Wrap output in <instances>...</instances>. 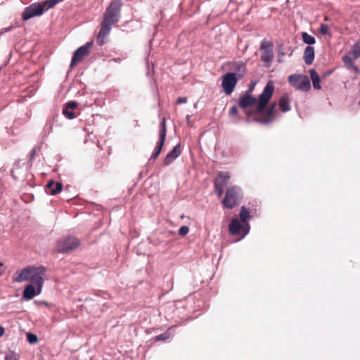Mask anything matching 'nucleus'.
<instances>
[{
    "label": "nucleus",
    "instance_id": "f257e3e1",
    "mask_svg": "<svg viewBox=\"0 0 360 360\" xmlns=\"http://www.w3.org/2000/svg\"><path fill=\"white\" fill-rule=\"evenodd\" d=\"M274 91L272 82H269L259 96L258 101L250 94H245L240 98L239 105L245 112L250 115L259 114L265 109Z\"/></svg>",
    "mask_w": 360,
    "mask_h": 360
},
{
    "label": "nucleus",
    "instance_id": "f03ea898",
    "mask_svg": "<svg viewBox=\"0 0 360 360\" xmlns=\"http://www.w3.org/2000/svg\"><path fill=\"white\" fill-rule=\"evenodd\" d=\"M122 3L120 0L112 1L103 14V20L101 23V29L97 36V42L103 45L105 38L111 30L112 25L119 21Z\"/></svg>",
    "mask_w": 360,
    "mask_h": 360
},
{
    "label": "nucleus",
    "instance_id": "7ed1b4c3",
    "mask_svg": "<svg viewBox=\"0 0 360 360\" xmlns=\"http://www.w3.org/2000/svg\"><path fill=\"white\" fill-rule=\"evenodd\" d=\"M46 271V268L42 266H27L24 268L19 273H16V276L13 278V281L17 283L30 281L32 284L35 285V286L42 288Z\"/></svg>",
    "mask_w": 360,
    "mask_h": 360
},
{
    "label": "nucleus",
    "instance_id": "20e7f679",
    "mask_svg": "<svg viewBox=\"0 0 360 360\" xmlns=\"http://www.w3.org/2000/svg\"><path fill=\"white\" fill-rule=\"evenodd\" d=\"M80 243L74 236H66L61 237L57 242L56 250L65 253L76 249Z\"/></svg>",
    "mask_w": 360,
    "mask_h": 360
},
{
    "label": "nucleus",
    "instance_id": "39448f33",
    "mask_svg": "<svg viewBox=\"0 0 360 360\" xmlns=\"http://www.w3.org/2000/svg\"><path fill=\"white\" fill-rule=\"evenodd\" d=\"M48 10L44 1L32 4L25 8L22 14V19L27 20L33 17L41 15Z\"/></svg>",
    "mask_w": 360,
    "mask_h": 360
},
{
    "label": "nucleus",
    "instance_id": "423d86ee",
    "mask_svg": "<svg viewBox=\"0 0 360 360\" xmlns=\"http://www.w3.org/2000/svg\"><path fill=\"white\" fill-rule=\"evenodd\" d=\"M241 190L238 186L229 188L226 192L224 198L222 200L223 205L229 209L233 208L238 203L240 197Z\"/></svg>",
    "mask_w": 360,
    "mask_h": 360
},
{
    "label": "nucleus",
    "instance_id": "0eeeda50",
    "mask_svg": "<svg viewBox=\"0 0 360 360\" xmlns=\"http://www.w3.org/2000/svg\"><path fill=\"white\" fill-rule=\"evenodd\" d=\"M290 84L297 89L308 91L310 87V81L307 76L302 75H291L288 77Z\"/></svg>",
    "mask_w": 360,
    "mask_h": 360
},
{
    "label": "nucleus",
    "instance_id": "6e6552de",
    "mask_svg": "<svg viewBox=\"0 0 360 360\" xmlns=\"http://www.w3.org/2000/svg\"><path fill=\"white\" fill-rule=\"evenodd\" d=\"M167 134V127H166V122L165 119L163 118L160 124V130H159V141L153 152L150 159H156L160 155L162 147L165 142Z\"/></svg>",
    "mask_w": 360,
    "mask_h": 360
},
{
    "label": "nucleus",
    "instance_id": "1a4fd4ad",
    "mask_svg": "<svg viewBox=\"0 0 360 360\" xmlns=\"http://www.w3.org/2000/svg\"><path fill=\"white\" fill-rule=\"evenodd\" d=\"M237 82L236 73L228 72L224 76L221 85L227 95H230L233 92Z\"/></svg>",
    "mask_w": 360,
    "mask_h": 360
},
{
    "label": "nucleus",
    "instance_id": "9d476101",
    "mask_svg": "<svg viewBox=\"0 0 360 360\" xmlns=\"http://www.w3.org/2000/svg\"><path fill=\"white\" fill-rule=\"evenodd\" d=\"M92 44V41H89L85 45L80 46L75 51L70 64L71 68L80 62L84 56L89 54V50Z\"/></svg>",
    "mask_w": 360,
    "mask_h": 360
},
{
    "label": "nucleus",
    "instance_id": "9b49d317",
    "mask_svg": "<svg viewBox=\"0 0 360 360\" xmlns=\"http://www.w3.org/2000/svg\"><path fill=\"white\" fill-rule=\"evenodd\" d=\"M260 48L262 51L261 60L267 63V66H269L272 62L274 56L273 45L269 42L263 41L261 43Z\"/></svg>",
    "mask_w": 360,
    "mask_h": 360
},
{
    "label": "nucleus",
    "instance_id": "f8f14e48",
    "mask_svg": "<svg viewBox=\"0 0 360 360\" xmlns=\"http://www.w3.org/2000/svg\"><path fill=\"white\" fill-rule=\"evenodd\" d=\"M276 107V103H275V102L272 103L271 104V105L269 107V108L266 110L264 117H263V118L255 117L253 119V121H255L257 122H259L262 124H264L271 123L275 119L274 112H275Z\"/></svg>",
    "mask_w": 360,
    "mask_h": 360
},
{
    "label": "nucleus",
    "instance_id": "ddd939ff",
    "mask_svg": "<svg viewBox=\"0 0 360 360\" xmlns=\"http://www.w3.org/2000/svg\"><path fill=\"white\" fill-rule=\"evenodd\" d=\"M34 284L27 285L23 291V297L26 300H31L41 293L42 288L35 286Z\"/></svg>",
    "mask_w": 360,
    "mask_h": 360
},
{
    "label": "nucleus",
    "instance_id": "4468645a",
    "mask_svg": "<svg viewBox=\"0 0 360 360\" xmlns=\"http://www.w3.org/2000/svg\"><path fill=\"white\" fill-rule=\"evenodd\" d=\"M181 145L179 143L167 154L164 159V165L166 166L169 165L181 155Z\"/></svg>",
    "mask_w": 360,
    "mask_h": 360
},
{
    "label": "nucleus",
    "instance_id": "2eb2a0df",
    "mask_svg": "<svg viewBox=\"0 0 360 360\" xmlns=\"http://www.w3.org/2000/svg\"><path fill=\"white\" fill-rule=\"evenodd\" d=\"M63 189V184L60 182L49 181L46 186V193L55 195L60 193Z\"/></svg>",
    "mask_w": 360,
    "mask_h": 360
},
{
    "label": "nucleus",
    "instance_id": "dca6fc26",
    "mask_svg": "<svg viewBox=\"0 0 360 360\" xmlns=\"http://www.w3.org/2000/svg\"><path fill=\"white\" fill-rule=\"evenodd\" d=\"M77 103L75 101L68 102L63 110V115L68 119L72 120L75 117L73 109L76 108Z\"/></svg>",
    "mask_w": 360,
    "mask_h": 360
},
{
    "label": "nucleus",
    "instance_id": "f3484780",
    "mask_svg": "<svg viewBox=\"0 0 360 360\" xmlns=\"http://www.w3.org/2000/svg\"><path fill=\"white\" fill-rule=\"evenodd\" d=\"M243 226L238 219H233L229 226V229L232 235H237L240 233Z\"/></svg>",
    "mask_w": 360,
    "mask_h": 360
},
{
    "label": "nucleus",
    "instance_id": "a211bd4d",
    "mask_svg": "<svg viewBox=\"0 0 360 360\" xmlns=\"http://www.w3.org/2000/svg\"><path fill=\"white\" fill-rule=\"evenodd\" d=\"M304 60L307 65H311L314 60V49L311 46L306 47L304 51Z\"/></svg>",
    "mask_w": 360,
    "mask_h": 360
},
{
    "label": "nucleus",
    "instance_id": "6ab92c4d",
    "mask_svg": "<svg viewBox=\"0 0 360 360\" xmlns=\"http://www.w3.org/2000/svg\"><path fill=\"white\" fill-rule=\"evenodd\" d=\"M309 74L313 84V87L316 89H320L321 88V80L316 71L315 70H310Z\"/></svg>",
    "mask_w": 360,
    "mask_h": 360
},
{
    "label": "nucleus",
    "instance_id": "aec40b11",
    "mask_svg": "<svg viewBox=\"0 0 360 360\" xmlns=\"http://www.w3.org/2000/svg\"><path fill=\"white\" fill-rule=\"evenodd\" d=\"M240 217L242 221V222L246 224L248 226V230L245 232L244 236L247 235L249 231V224H248V219L250 218V212L249 211L245 208V207L243 206L240 209Z\"/></svg>",
    "mask_w": 360,
    "mask_h": 360
},
{
    "label": "nucleus",
    "instance_id": "412c9836",
    "mask_svg": "<svg viewBox=\"0 0 360 360\" xmlns=\"http://www.w3.org/2000/svg\"><path fill=\"white\" fill-rule=\"evenodd\" d=\"M278 105L283 112H288L290 110V101L286 96H282L280 98Z\"/></svg>",
    "mask_w": 360,
    "mask_h": 360
},
{
    "label": "nucleus",
    "instance_id": "4be33fe9",
    "mask_svg": "<svg viewBox=\"0 0 360 360\" xmlns=\"http://www.w3.org/2000/svg\"><path fill=\"white\" fill-rule=\"evenodd\" d=\"M54 124V117H49L47 119L46 124L43 128V134L44 136H48L53 131V127Z\"/></svg>",
    "mask_w": 360,
    "mask_h": 360
},
{
    "label": "nucleus",
    "instance_id": "5701e85b",
    "mask_svg": "<svg viewBox=\"0 0 360 360\" xmlns=\"http://www.w3.org/2000/svg\"><path fill=\"white\" fill-rule=\"evenodd\" d=\"M230 179V174L229 172H219L215 181H219L222 185L226 186Z\"/></svg>",
    "mask_w": 360,
    "mask_h": 360
},
{
    "label": "nucleus",
    "instance_id": "b1692460",
    "mask_svg": "<svg viewBox=\"0 0 360 360\" xmlns=\"http://www.w3.org/2000/svg\"><path fill=\"white\" fill-rule=\"evenodd\" d=\"M342 60L345 63V65L347 66V68L351 69L354 68L355 70H357V67L356 66L354 62L353 61L352 58L350 56H345L342 57Z\"/></svg>",
    "mask_w": 360,
    "mask_h": 360
},
{
    "label": "nucleus",
    "instance_id": "393cba45",
    "mask_svg": "<svg viewBox=\"0 0 360 360\" xmlns=\"http://www.w3.org/2000/svg\"><path fill=\"white\" fill-rule=\"evenodd\" d=\"M302 39L303 41L308 45H312L316 42L314 37L307 34V32L302 33Z\"/></svg>",
    "mask_w": 360,
    "mask_h": 360
},
{
    "label": "nucleus",
    "instance_id": "a878e982",
    "mask_svg": "<svg viewBox=\"0 0 360 360\" xmlns=\"http://www.w3.org/2000/svg\"><path fill=\"white\" fill-rule=\"evenodd\" d=\"M224 186L219 181H214L215 192L219 197H221L224 193Z\"/></svg>",
    "mask_w": 360,
    "mask_h": 360
},
{
    "label": "nucleus",
    "instance_id": "bb28decb",
    "mask_svg": "<svg viewBox=\"0 0 360 360\" xmlns=\"http://www.w3.org/2000/svg\"><path fill=\"white\" fill-rule=\"evenodd\" d=\"M352 53L354 58L360 57V41H357L352 47Z\"/></svg>",
    "mask_w": 360,
    "mask_h": 360
},
{
    "label": "nucleus",
    "instance_id": "cd10ccee",
    "mask_svg": "<svg viewBox=\"0 0 360 360\" xmlns=\"http://www.w3.org/2000/svg\"><path fill=\"white\" fill-rule=\"evenodd\" d=\"M27 341L32 345L36 344L38 342L37 336L33 333H27Z\"/></svg>",
    "mask_w": 360,
    "mask_h": 360
},
{
    "label": "nucleus",
    "instance_id": "c85d7f7f",
    "mask_svg": "<svg viewBox=\"0 0 360 360\" xmlns=\"http://www.w3.org/2000/svg\"><path fill=\"white\" fill-rule=\"evenodd\" d=\"M320 32L323 35H328L330 34L328 26L325 24H321L320 26Z\"/></svg>",
    "mask_w": 360,
    "mask_h": 360
},
{
    "label": "nucleus",
    "instance_id": "c756f323",
    "mask_svg": "<svg viewBox=\"0 0 360 360\" xmlns=\"http://www.w3.org/2000/svg\"><path fill=\"white\" fill-rule=\"evenodd\" d=\"M188 231H189V228H188V226H182L179 229V234L180 236H184L186 235V234L188 233Z\"/></svg>",
    "mask_w": 360,
    "mask_h": 360
},
{
    "label": "nucleus",
    "instance_id": "7c9ffc66",
    "mask_svg": "<svg viewBox=\"0 0 360 360\" xmlns=\"http://www.w3.org/2000/svg\"><path fill=\"white\" fill-rule=\"evenodd\" d=\"M5 360H19L16 354L11 352L6 356Z\"/></svg>",
    "mask_w": 360,
    "mask_h": 360
},
{
    "label": "nucleus",
    "instance_id": "2f4dec72",
    "mask_svg": "<svg viewBox=\"0 0 360 360\" xmlns=\"http://www.w3.org/2000/svg\"><path fill=\"white\" fill-rule=\"evenodd\" d=\"M169 335L167 333H162L156 336L155 340L157 341L166 340L169 338Z\"/></svg>",
    "mask_w": 360,
    "mask_h": 360
},
{
    "label": "nucleus",
    "instance_id": "473e14b6",
    "mask_svg": "<svg viewBox=\"0 0 360 360\" xmlns=\"http://www.w3.org/2000/svg\"><path fill=\"white\" fill-rule=\"evenodd\" d=\"M238 112V108L236 106H233L229 110V115L231 116L236 115Z\"/></svg>",
    "mask_w": 360,
    "mask_h": 360
},
{
    "label": "nucleus",
    "instance_id": "72a5a7b5",
    "mask_svg": "<svg viewBox=\"0 0 360 360\" xmlns=\"http://www.w3.org/2000/svg\"><path fill=\"white\" fill-rule=\"evenodd\" d=\"M186 102H187L186 97H179V98H178V99L176 101L177 104H183V103H186Z\"/></svg>",
    "mask_w": 360,
    "mask_h": 360
},
{
    "label": "nucleus",
    "instance_id": "f704fd0d",
    "mask_svg": "<svg viewBox=\"0 0 360 360\" xmlns=\"http://www.w3.org/2000/svg\"><path fill=\"white\" fill-rule=\"evenodd\" d=\"M12 29V27L10 26V27H6L4 29H2L0 32L1 34L4 33V32H8L10 31Z\"/></svg>",
    "mask_w": 360,
    "mask_h": 360
},
{
    "label": "nucleus",
    "instance_id": "c9c22d12",
    "mask_svg": "<svg viewBox=\"0 0 360 360\" xmlns=\"http://www.w3.org/2000/svg\"><path fill=\"white\" fill-rule=\"evenodd\" d=\"M254 86H255V84H252V85L247 91V94H250L252 91V90L254 89Z\"/></svg>",
    "mask_w": 360,
    "mask_h": 360
},
{
    "label": "nucleus",
    "instance_id": "e433bc0d",
    "mask_svg": "<svg viewBox=\"0 0 360 360\" xmlns=\"http://www.w3.org/2000/svg\"><path fill=\"white\" fill-rule=\"evenodd\" d=\"M4 334V328L0 326V338Z\"/></svg>",
    "mask_w": 360,
    "mask_h": 360
},
{
    "label": "nucleus",
    "instance_id": "4c0bfd02",
    "mask_svg": "<svg viewBox=\"0 0 360 360\" xmlns=\"http://www.w3.org/2000/svg\"><path fill=\"white\" fill-rule=\"evenodd\" d=\"M190 117H191V116H190V115H187V116H186V120H187V123H188V124L191 125V121H190Z\"/></svg>",
    "mask_w": 360,
    "mask_h": 360
},
{
    "label": "nucleus",
    "instance_id": "58836bf2",
    "mask_svg": "<svg viewBox=\"0 0 360 360\" xmlns=\"http://www.w3.org/2000/svg\"><path fill=\"white\" fill-rule=\"evenodd\" d=\"M34 153H35V152H34V150H33V151L32 152V153H31V158H33V157H34Z\"/></svg>",
    "mask_w": 360,
    "mask_h": 360
},
{
    "label": "nucleus",
    "instance_id": "ea45409f",
    "mask_svg": "<svg viewBox=\"0 0 360 360\" xmlns=\"http://www.w3.org/2000/svg\"><path fill=\"white\" fill-rule=\"evenodd\" d=\"M3 266V264L1 263H0V267H1Z\"/></svg>",
    "mask_w": 360,
    "mask_h": 360
}]
</instances>
